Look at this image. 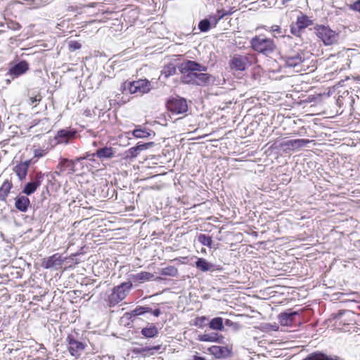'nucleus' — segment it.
<instances>
[{
	"label": "nucleus",
	"instance_id": "obj_23",
	"mask_svg": "<svg viewBox=\"0 0 360 360\" xmlns=\"http://www.w3.org/2000/svg\"><path fill=\"white\" fill-rule=\"evenodd\" d=\"M195 266L203 272L215 270L214 264L208 262L204 258H198L195 262Z\"/></svg>",
	"mask_w": 360,
	"mask_h": 360
},
{
	"label": "nucleus",
	"instance_id": "obj_4",
	"mask_svg": "<svg viewBox=\"0 0 360 360\" xmlns=\"http://www.w3.org/2000/svg\"><path fill=\"white\" fill-rule=\"evenodd\" d=\"M131 288L132 283L131 281L123 282L115 286L108 297L110 306H115L124 300Z\"/></svg>",
	"mask_w": 360,
	"mask_h": 360
},
{
	"label": "nucleus",
	"instance_id": "obj_26",
	"mask_svg": "<svg viewBox=\"0 0 360 360\" xmlns=\"http://www.w3.org/2000/svg\"><path fill=\"white\" fill-rule=\"evenodd\" d=\"M153 274L150 272L146 271H141L136 274H131L130 275L131 278L133 280V281H140V282H144L150 281L153 278Z\"/></svg>",
	"mask_w": 360,
	"mask_h": 360
},
{
	"label": "nucleus",
	"instance_id": "obj_46",
	"mask_svg": "<svg viewBox=\"0 0 360 360\" xmlns=\"http://www.w3.org/2000/svg\"><path fill=\"white\" fill-rule=\"evenodd\" d=\"M89 155H88L86 156V158H84V157H79V158H77L75 160H73V161H75V165L77 164V162H80L81 160H84L85 158H87Z\"/></svg>",
	"mask_w": 360,
	"mask_h": 360
},
{
	"label": "nucleus",
	"instance_id": "obj_1",
	"mask_svg": "<svg viewBox=\"0 0 360 360\" xmlns=\"http://www.w3.org/2000/svg\"><path fill=\"white\" fill-rule=\"evenodd\" d=\"M207 70V66L196 61L188 60L182 63L179 67L182 74L181 82L184 84L198 86L207 85L213 80V77L204 72Z\"/></svg>",
	"mask_w": 360,
	"mask_h": 360
},
{
	"label": "nucleus",
	"instance_id": "obj_6",
	"mask_svg": "<svg viewBox=\"0 0 360 360\" xmlns=\"http://www.w3.org/2000/svg\"><path fill=\"white\" fill-rule=\"evenodd\" d=\"M316 34L326 46L336 44L339 39L338 33L328 26L318 25L316 27Z\"/></svg>",
	"mask_w": 360,
	"mask_h": 360
},
{
	"label": "nucleus",
	"instance_id": "obj_28",
	"mask_svg": "<svg viewBox=\"0 0 360 360\" xmlns=\"http://www.w3.org/2000/svg\"><path fill=\"white\" fill-rule=\"evenodd\" d=\"M209 327L212 330L222 331L224 328L223 319L221 317L213 318L209 322Z\"/></svg>",
	"mask_w": 360,
	"mask_h": 360
},
{
	"label": "nucleus",
	"instance_id": "obj_24",
	"mask_svg": "<svg viewBox=\"0 0 360 360\" xmlns=\"http://www.w3.org/2000/svg\"><path fill=\"white\" fill-rule=\"evenodd\" d=\"M222 338L221 335H219L217 333H205L202 335H199L198 340L202 342H220V340Z\"/></svg>",
	"mask_w": 360,
	"mask_h": 360
},
{
	"label": "nucleus",
	"instance_id": "obj_2",
	"mask_svg": "<svg viewBox=\"0 0 360 360\" xmlns=\"http://www.w3.org/2000/svg\"><path fill=\"white\" fill-rule=\"evenodd\" d=\"M250 46L253 51L266 56L271 54L276 48L274 40L264 35H256L252 37L250 41Z\"/></svg>",
	"mask_w": 360,
	"mask_h": 360
},
{
	"label": "nucleus",
	"instance_id": "obj_41",
	"mask_svg": "<svg viewBox=\"0 0 360 360\" xmlns=\"http://www.w3.org/2000/svg\"><path fill=\"white\" fill-rule=\"evenodd\" d=\"M46 154L45 151L44 150L37 149L34 150V157L36 158H41L44 156Z\"/></svg>",
	"mask_w": 360,
	"mask_h": 360
},
{
	"label": "nucleus",
	"instance_id": "obj_10",
	"mask_svg": "<svg viewBox=\"0 0 360 360\" xmlns=\"http://www.w3.org/2000/svg\"><path fill=\"white\" fill-rule=\"evenodd\" d=\"M29 69V64L25 60H21L19 63L15 64L12 66L7 74L6 75L8 78L6 79V82L10 83L11 80L15 78L25 74Z\"/></svg>",
	"mask_w": 360,
	"mask_h": 360
},
{
	"label": "nucleus",
	"instance_id": "obj_47",
	"mask_svg": "<svg viewBox=\"0 0 360 360\" xmlns=\"http://www.w3.org/2000/svg\"><path fill=\"white\" fill-rule=\"evenodd\" d=\"M144 311H146V313L152 312L153 310L151 308L148 307H144Z\"/></svg>",
	"mask_w": 360,
	"mask_h": 360
},
{
	"label": "nucleus",
	"instance_id": "obj_21",
	"mask_svg": "<svg viewBox=\"0 0 360 360\" xmlns=\"http://www.w3.org/2000/svg\"><path fill=\"white\" fill-rule=\"evenodd\" d=\"M30 205V201L27 196L20 195L15 198V206L17 210L25 212Z\"/></svg>",
	"mask_w": 360,
	"mask_h": 360
},
{
	"label": "nucleus",
	"instance_id": "obj_13",
	"mask_svg": "<svg viewBox=\"0 0 360 360\" xmlns=\"http://www.w3.org/2000/svg\"><path fill=\"white\" fill-rule=\"evenodd\" d=\"M66 341L68 343V350L72 356L79 357L82 351L85 349L86 345L77 340L73 335H69Z\"/></svg>",
	"mask_w": 360,
	"mask_h": 360
},
{
	"label": "nucleus",
	"instance_id": "obj_7",
	"mask_svg": "<svg viewBox=\"0 0 360 360\" xmlns=\"http://www.w3.org/2000/svg\"><path fill=\"white\" fill-rule=\"evenodd\" d=\"M281 60L283 62V66L285 68H293L297 72L302 70V64L304 58L302 54L298 52L282 56Z\"/></svg>",
	"mask_w": 360,
	"mask_h": 360
},
{
	"label": "nucleus",
	"instance_id": "obj_48",
	"mask_svg": "<svg viewBox=\"0 0 360 360\" xmlns=\"http://www.w3.org/2000/svg\"><path fill=\"white\" fill-rule=\"evenodd\" d=\"M194 360H205V359L203 357H202V356H195L194 357Z\"/></svg>",
	"mask_w": 360,
	"mask_h": 360
},
{
	"label": "nucleus",
	"instance_id": "obj_17",
	"mask_svg": "<svg viewBox=\"0 0 360 360\" xmlns=\"http://www.w3.org/2000/svg\"><path fill=\"white\" fill-rule=\"evenodd\" d=\"M311 20L307 15L298 17L295 25L291 27V32L293 34H297L301 30H304L308 26L312 25Z\"/></svg>",
	"mask_w": 360,
	"mask_h": 360
},
{
	"label": "nucleus",
	"instance_id": "obj_31",
	"mask_svg": "<svg viewBox=\"0 0 360 360\" xmlns=\"http://www.w3.org/2000/svg\"><path fill=\"white\" fill-rule=\"evenodd\" d=\"M132 135L137 139H143L150 136V133L146 129H142L141 126H138L133 130Z\"/></svg>",
	"mask_w": 360,
	"mask_h": 360
},
{
	"label": "nucleus",
	"instance_id": "obj_37",
	"mask_svg": "<svg viewBox=\"0 0 360 360\" xmlns=\"http://www.w3.org/2000/svg\"><path fill=\"white\" fill-rule=\"evenodd\" d=\"M6 27L8 29H10L13 31L19 30L21 28V25L18 22L13 20L7 21Z\"/></svg>",
	"mask_w": 360,
	"mask_h": 360
},
{
	"label": "nucleus",
	"instance_id": "obj_19",
	"mask_svg": "<svg viewBox=\"0 0 360 360\" xmlns=\"http://www.w3.org/2000/svg\"><path fill=\"white\" fill-rule=\"evenodd\" d=\"M30 164L31 160H29L20 162L14 167L13 170L20 181L25 179Z\"/></svg>",
	"mask_w": 360,
	"mask_h": 360
},
{
	"label": "nucleus",
	"instance_id": "obj_43",
	"mask_svg": "<svg viewBox=\"0 0 360 360\" xmlns=\"http://www.w3.org/2000/svg\"><path fill=\"white\" fill-rule=\"evenodd\" d=\"M152 313L155 316L158 317L161 314V311L160 309H155L152 311Z\"/></svg>",
	"mask_w": 360,
	"mask_h": 360
},
{
	"label": "nucleus",
	"instance_id": "obj_30",
	"mask_svg": "<svg viewBox=\"0 0 360 360\" xmlns=\"http://www.w3.org/2000/svg\"><path fill=\"white\" fill-rule=\"evenodd\" d=\"M12 188L11 182L5 181L0 187V200L5 201L11 189Z\"/></svg>",
	"mask_w": 360,
	"mask_h": 360
},
{
	"label": "nucleus",
	"instance_id": "obj_12",
	"mask_svg": "<svg viewBox=\"0 0 360 360\" xmlns=\"http://www.w3.org/2000/svg\"><path fill=\"white\" fill-rule=\"evenodd\" d=\"M44 179V174L41 172H38L31 181L25 185L22 193L27 195H30L35 192L37 188L41 185Z\"/></svg>",
	"mask_w": 360,
	"mask_h": 360
},
{
	"label": "nucleus",
	"instance_id": "obj_32",
	"mask_svg": "<svg viewBox=\"0 0 360 360\" xmlns=\"http://www.w3.org/2000/svg\"><path fill=\"white\" fill-rule=\"evenodd\" d=\"M160 274L163 276H176L178 274L177 269L174 266H169L165 268H163L160 271Z\"/></svg>",
	"mask_w": 360,
	"mask_h": 360
},
{
	"label": "nucleus",
	"instance_id": "obj_22",
	"mask_svg": "<svg viewBox=\"0 0 360 360\" xmlns=\"http://www.w3.org/2000/svg\"><path fill=\"white\" fill-rule=\"evenodd\" d=\"M114 150L111 147H103L96 150L91 155L96 156L99 159L111 158L114 156Z\"/></svg>",
	"mask_w": 360,
	"mask_h": 360
},
{
	"label": "nucleus",
	"instance_id": "obj_29",
	"mask_svg": "<svg viewBox=\"0 0 360 360\" xmlns=\"http://www.w3.org/2000/svg\"><path fill=\"white\" fill-rule=\"evenodd\" d=\"M231 12H227L223 9L219 10L218 9L217 11V13L213 14L210 16V20L212 22V25L214 26H216V25L218 23V22L222 19L225 15H231Z\"/></svg>",
	"mask_w": 360,
	"mask_h": 360
},
{
	"label": "nucleus",
	"instance_id": "obj_34",
	"mask_svg": "<svg viewBox=\"0 0 360 360\" xmlns=\"http://www.w3.org/2000/svg\"><path fill=\"white\" fill-rule=\"evenodd\" d=\"M212 22L209 19H204L200 21L198 28L201 32H206L210 29Z\"/></svg>",
	"mask_w": 360,
	"mask_h": 360
},
{
	"label": "nucleus",
	"instance_id": "obj_9",
	"mask_svg": "<svg viewBox=\"0 0 360 360\" xmlns=\"http://www.w3.org/2000/svg\"><path fill=\"white\" fill-rule=\"evenodd\" d=\"M77 171V169L75 167V161L65 158H60L54 174L60 176L64 172L72 174Z\"/></svg>",
	"mask_w": 360,
	"mask_h": 360
},
{
	"label": "nucleus",
	"instance_id": "obj_35",
	"mask_svg": "<svg viewBox=\"0 0 360 360\" xmlns=\"http://www.w3.org/2000/svg\"><path fill=\"white\" fill-rule=\"evenodd\" d=\"M207 318L205 316L196 317L194 319L193 325L199 328H203L207 326Z\"/></svg>",
	"mask_w": 360,
	"mask_h": 360
},
{
	"label": "nucleus",
	"instance_id": "obj_33",
	"mask_svg": "<svg viewBox=\"0 0 360 360\" xmlns=\"http://www.w3.org/2000/svg\"><path fill=\"white\" fill-rule=\"evenodd\" d=\"M198 240L202 245L207 246L208 248L212 247V240L210 236H208L205 234L200 233L198 236Z\"/></svg>",
	"mask_w": 360,
	"mask_h": 360
},
{
	"label": "nucleus",
	"instance_id": "obj_20",
	"mask_svg": "<svg viewBox=\"0 0 360 360\" xmlns=\"http://www.w3.org/2000/svg\"><path fill=\"white\" fill-rule=\"evenodd\" d=\"M153 145V142H149L146 143H137L134 147L130 148L126 151L127 157L130 158H136L140 151L148 149L149 147Z\"/></svg>",
	"mask_w": 360,
	"mask_h": 360
},
{
	"label": "nucleus",
	"instance_id": "obj_5",
	"mask_svg": "<svg viewBox=\"0 0 360 360\" xmlns=\"http://www.w3.org/2000/svg\"><path fill=\"white\" fill-rule=\"evenodd\" d=\"M255 60V56L253 54L233 55L230 61L229 67L232 70L244 71L250 66Z\"/></svg>",
	"mask_w": 360,
	"mask_h": 360
},
{
	"label": "nucleus",
	"instance_id": "obj_38",
	"mask_svg": "<svg viewBox=\"0 0 360 360\" xmlns=\"http://www.w3.org/2000/svg\"><path fill=\"white\" fill-rule=\"evenodd\" d=\"M144 314H146V311H144V307H141V306L136 307L131 312V315L133 316H140V315H143Z\"/></svg>",
	"mask_w": 360,
	"mask_h": 360
},
{
	"label": "nucleus",
	"instance_id": "obj_18",
	"mask_svg": "<svg viewBox=\"0 0 360 360\" xmlns=\"http://www.w3.org/2000/svg\"><path fill=\"white\" fill-rule=\"evenodd\" d=\"M210 353L217 359H226L231 354V349L227 347L214 345L209 348Z\"/></svg>",
	"mask_w": 360,
	"mask_h": 360
},
{
	"label": "nucleus",
	"instance_id": "obj_40",
	"mask_svg": "<svg viewBox=\"0 0 360 360\" xmlns=\"http://www.w3.org/2000/svg\"><path fill=\"white\" fill-rule=\"evenodd\" d=\"M350 8L360 13V0L356 1L352 5H351Z\"/></svg>",
	"mask_w": 360,
	"mask_h": 360
},
{
	"label": "nucleus",
	"instance_id": "obj_25",
	"mask_svg": "<svg viewBox=\"0 0 360 360\" xmlns=\"http://www.w3.org/2000/svg\"><path fill=\"white\" fill-rule=\"evenodd\" d=\"M302 360H338V359L331 357L321 352H315L309 354Z\"/></svg>",
	"mask_w": 360,
	"mask_h": 360
},
{
	"label": "nucleus",
	"instance_id": "obj_14",
	"mask_svg": "<svg viewBox=\"0 0 360 360\" xmlns=\"http://www.w3.org/2000/svg\"><path fill=\"white\" fill-rule=\"evenodd\" d=\"M311 141L309 139H292L282 142L280 146L284 150H295L307 146Z\"/></svg>",
	"mask_w": 360,
	"mask_h": 360
},
{
	"label": "nucleus",
	"instance_id": "obj_42",
	"mask_svg": "<svg viewBox=\"0 0 360 360\" xmlns=\"http://www.w3.org/2000/svg\"><path fill=\"white\" fill-rule=\"evenodd\" d=\"M30 100L31 101V103L34 104V103H35L37 102H39L41 100V98H40V96H34V97H30Z\"/></svg>",
	"mask_w": 360,
	"mask_h": 360
},
{
	"label": "nucleus",
	"instance_id": "obj_11",
	"mask_svg": "<svg viewBox=\"0 0 360 360\" xmlns=\"http://www.w3.org/2000/svg\"><path fill=\"white\" fill-rule=\"evenodd\" d=\"M77 131L71 128L62 129L58 131L54 136V145L68 144L69 141L75 138Z\"/></svg>",
	"mask_w": 360,
	"mask_h": 360
},
{
	"label": "nucleus",
	"instance_id": "obj_8",
	"mask_svg": "<svg viewBox=\"0 0 360 360\" xmlns=\"http://www.w3.org/2000/svg\"><path fill=\"white\" fill-rule=\"evenodd\" d=\"M167 108L174 115L184 114L188 110L187 101L181 97H173L167 102Z\"/></svg>",
	"mask_w": 360,
	"mask_h": 360
},
{
	"label": "nucleus",
	"instance_id": "obj_16",
	"mask_svg": "<svg viewBox=\"0 0 360 360\" xmlns=\"http://www.w3.org/2000/svg\"><path fill=\"white\" fill-rule=\"evenodd\" d=\"M65 259H62L61 255L58 253H56L46 260H44L42 266L45 269H58L61 267Z\"/></svg>",
	"mask_w": 360,
	"mask_h": 360
},
{
	"label": "nucleus",
	"instance_id": "obj_27",
	"mask_svg": "<svg viewBox=\"0 0 360 360\" xmlns=\"http://www.w3.org/2000/svg\"><path fill=\"white\" fill-rule=\"evenodd\" d=\"M141 333L146 338H153L158 335V330L155 325L150 324L149 326L142 328Z\"/></svg>",
	"mask_w": 360,
	"mask_h": 360
},
{
	"label": "nucleus",
	"instance_id": "obj_39",
	"mask_svg": "<svg viewBox=\"0 0 360 360\" xmlns=\"http://www.w3.org/2000/svg\"><path fill=\"white\" fill-rule=\"evenodd\" d=\"M68 47L70 51H75L82 48V44L77 41H70L68 42Z\"/></svg>",
	"mask_w": 360,
	"mask_h": 360
},
{
	"label": "nucleus",
	"instance_id": "obj_15",
	"mask_svg": "<svg viewBox=\"0 0 360 360\" xmlns=\"http://www.w3.org/2000/svg\"><path fill=\"white\" fill-rule=\"evenodd\" d=\"M298 314V311L288 309L284 312L281 313L278 315V322L281 326H291L295 322V316H297Z\"/></svg>",
	"mask_w": 360,
	"mask_h": 360
},
{
	"label": "nucleus",
	"instance_id": "obj_3",
	"mask_svg": "<svg viewBox=\"0 0 360 360\" xmlns=\"http://www.w3.org/2000/svg\"><path fill=\"white\" fill-rule=\"evenodd\" d=\"M151 88L150 82L148 79H139L132 82H124L121 86L123 94H139L142 95L148 93Z\"/></svg>",
	"mask_w": 360,
	"mask_h": 360
},
{
	"label": "nucleus",
	"instance_id": "obj_44",
	"mask_svg": "<svg viewBox=\"0 0 360 360\" xmlns=\"http://www.w3.org/2000/svg\"><path fill=\"white\" fill-rule=\"evenodd\" d=\"M233 324L234 323L230 319H226L224 321V325L227 326H232Z\"/></svg>",
	"mask_w": 360,
	"mask_h": 360
},
{
	"label": "nucleus",
	"instance_id": "obj_36",
	"mask_svg": "<svg viewBox=\"0 0 360 360\" xmlns=\"http://www.w3.org/2000/svg\"><path fill=\"white\" fill-rule=\"evenodd\" d=\"M176 68L173 65L165 66L162 71V76H164L165 78H167L169 76H172L176 73Z\"/></svg>",
	"mask_w": 360,
	"mask_h": 360
},
{
	"label": "nucleus",
	"instance_id": "obj_45",
	"mask_svg": "<svg viewBox=\"0 0 360 360\" xmlns=\"http://www.w3.org/2000/svg\"><path fill=\"white\" fill-rule=\"evenodd\" d=\"M271 28L273 32H278L279 33L281 32V28L278 25L273 26Z\"/></svg>",
	"mask_w": 360,
	"mask_h": 360
}]
</instances>
